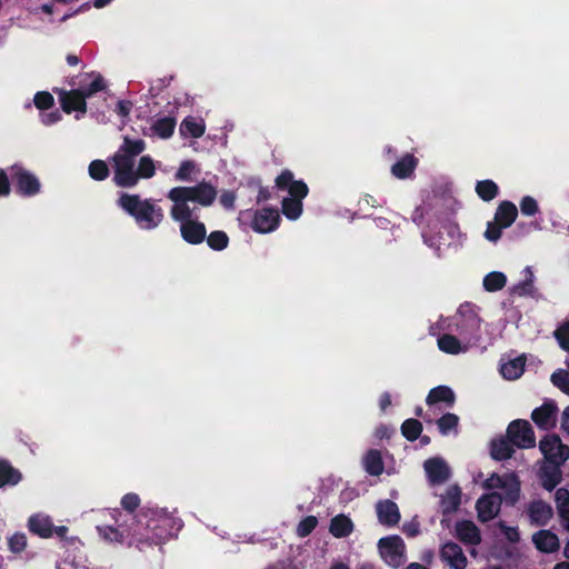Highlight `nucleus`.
<instances>
[{"mask_svg":"<svg viewBox=\"0 0 569 569\" xmlns=\"http://www.w3.org/2000/svg\"><path fill=\"white\" fill-rule=\"evenodd\" d=\"M142 144H124L112 158L113 181L119 187H133L138 183L136 157L142 152Z\"/></svg>","mask_w":569,"mask_h":569,"instance_id":"1","label":"nucleus"},{"mask_svg":"<svg viewBox=\"0 0 569 569\" xmlns=\"http://www.w3.org/2000/svg\"><path fill=\"white\" fill-rule=\"evenodd\" d=\"M276 186L280 190H288L290 197L282 200V212L289 219H297L302 212L301 200L308 193L307 184L301 180H295L289 170H284L276 180Z\"/></svg>","mask_w":569,"mask_h":569,"instance_id":"2","label":"nucleus"},{"mask_svg":"<svg viewBox=\"0 0 569 569\" xmlns=\"http://www.w3.org/2000/svg\"><path fill=\"white\" fill-rule=\"evenodd\" d=\"M119 204L146 229H153L162 221V210L137 194H122Z\"/></svg>","mask_w":569,"mask_h":569,"instance_id":"3","label":"nucleus"},{"mask_svg":"<svg viewBox=\"0 0 569 569\" xmlns=\"http://www.w3.org/2000/svg\"><path fill=\"white\" fill-rule=\"evenodd\" d=\"M483 488L493 490L502 497L508 503L513 505L520 496V482L515 473H505L502 476L492 473L483 482Z\"/></svg>","mask_w":569,"mask_h":569,"instance_id":"4","label":"nucleus"},{"mask_svg":"<svg viewBox=\"0 0 569 569\" xmlns=\"http://www.w3.org/2000/svg\"><path fill=\"white\" fill-rule=\"evenodd\" d=\"M379 552L386 563L398 568L406 562V545L401 537L390 536L378 542Z\"/></svg>","mask_w":569,"mask_h":569,"instance_id":"5","label":"nucleus"},{"mask_svg":"<svg viewBox=\"0 0 569 569\" xmlns=\"http://www.w3.org/2000/svg\"><path fill=\"white\" fill-rule=\"evenodd\" d=\"M539 448L545 458L555 466L565 463L569 458V447L556 435L542 438Z\"/></svg>","mask_w":569,"mask_h":569,"instance_id":"6","label":"nucleus"},{"mask_svg":"<svg viewBox=\"0 0 569 569\" xmlns=\"http://www.w3.org/2000/svg\"><path fill=\"white\" fill-rule=\"evenodd\" d=\"M188 192L189 191L186 190V187H176L168 193V198L173 202L170 214L174 220L180 221L181 223L191 220L193 212V209L188 203L190 201L187 196Z\"/></svg>","mask_w":569,"mask_h":569,"instance_id":"7","label":"nucleus"},{"mask_svg":"<svg viewBox=\"0 0 569 569\" xmlns=\"http://www.w3.org/2000/svg\"><path fill=\"white\" fill-rule=\"evenodd\" d=\"M53 92L58 94L59 102L63 112L70 114L72 112H87V101L82 91L77 89L66 90L53 88Z\"/></svg>","mask_w":569,"mask_h":569,"instance_id":"8","label":"nucleus"},{"mask_svg":"<svg viewBox=\"0 0 569 569\" xmlns=\"http://www.w3.org/2000/svg\"><path fill=\"white\" fill-rule=\"evenodd\" d=\"M507 435L512 445L519 448L535 446V435L530 423L526 420H516L507 429Z\"/></svg>","mask_w":569,"mask_h":569,"instance_id":"9","label":"nucleus"},{"mask_svg":"<svg viewBox=\"0 0 569 569\" xmlns=\"http://www.w3.org/2000/svg\"><path fill=\"white\" fill-rule=\"evenodd\" d=\"M440 559L451 569H466L468 559L462 548L456 542H446L439 551Z\"/></svg>","mask_w":569,"mask_h":569,"instance_id":"10","label":"nucleus"},{"mask_svg":"<svg viewBox=\"0 0 569 569\" xmlns=\"http://www.w3.org/2000/svg\"><path fill=\"white\" fill-rule=\"evenodd\" d=\"M502 497L497 492H491L478 499L476 508L479 520L486 522L493 519L500 510Z\"/></svg>","mask_w":569,"mask_h":569,"instance_id":"11","label":"nucleus"},{"mask_svg":"<svg viewBox=\"0 0 569 569\" xmlns=\"http://www.w3.org/2000/svg\"><path fill=\"white\" fill-rule=\"evenodd\" d=\"M557 411L558 408L553 402H546L532 411L531 419L540 429L549 430L556 426Z\"/></svg>","mask_w":569,"mask_h":569,"instance_id":"12","label":"nucleus"},{"mask_svg":"<svg viewBox=\"0 0 569 569\" xmlns=\"http://www.w3.org/2000/svg\"><path fill=\"white\" fill-rule=\"evenodd\" d=\"M423 468L431 485H441L446 482L451 475L449 466L440 458L427 460Z\"/></svg>","mask_w":569,"mask_h":569,"instance_id":"13","label":"nucleus"},{"mask_svg":"<svg viewBox=\"0 0 569 569\" xmlns=\"http://www.w3.org/2000/svg\"><path fill=\"white\" fill-rule=\"evenodd\" d=\"M535 547L543 553H553L560 549L559 537L548 529H541L531 537Z\"/></svg>","mask_w":569,"mask_h":569,"instance_id":"14","label":"nucleus"},{"mask_svg":"<svg viewBox=\"0 0 569 569\" xmlns=\"http://www.w3.org/2000/svg\"><path fill=\"white\" fill-rule=\"evenodd\" d=\"M527 515L533 526H545L553 516L550 505L542 500L531 501L527 507Z\"/></svg>","mask_w":569,"mask_h":569,"instance_id":"15","label":"nucleus"},{"mask_svg":"<svg viewBox=\"0 0 569 569\" xmlns=\"http://www.w3.org/2000/svg\"><path fill=\"white\" fill-rule=\"evenodd\" d=\"M186 190L189 191L187 196L190 201L198 202L203 207L210 206L217 197V190L207 182H201L194 187H186Z\"/></svg>","mask_w":569,"mask_h":569,"instance_id":"16","label":"nucleus"},{"mask_svg":"<svg viewBox=\"0 0 569 569\" xmlns=\"http://www.w3.org/2000/svg\"><path fill=\"white\" fill-rule=\"evenodd\" d=\"M279 221L277 210L262 209L256 212L252 227L258 232H270L276 229Z\"/></svg>","mask_w":569,"mask_h":569,"instance_id":"17","label":"nucleus"},{"mask_svg":"<svg viewBox=\"0 0 569 569\" xmlns=\"http://www.w3.org/2000/svg\"><path fill=\"white\" fill-rule=\"evenodd\" d=\"M79 86L80 87L77 88V90L82 91L86 101L97 92L106 89L103 77L100 73L94 72L84 73L83 76H81Z\"/></svg>","mask_w":569,"mask_h":569,"instance_id":"18","label":"nucleus"},{"mask_svg":"<svg viewBox=\"0 0 569 569\" xmlns=\"http://www.w3.org/2000/svg\"><path fill=\"white\" fill-rule=\"evenodd\" d=\"M206 131V123L202 118L187 116L179 126V132L183 139H198Z\"/></svg>","mask_w":569,"mask_h":569,"instance_id":"19","label":"nucleus"},{"mask_svg":"<svg viewBox=\"0 0 569 569\" xmlns=\"http://www.w3.org/2000/svg\"><path fill=\"white\" fill-rule=\"evenodd\" d=\"M12 170V177L16 179L20 192L23 194H34L39 191L40 183L34 176L20 167H13Z\"/></svg>","mask_w":569,"mask_h":569,"instance_id":"20","label":"nucleus"},{"mask_svg":"<svg viewBox=\"0 0 569 569\" xmlns=\"http://www.w3.org/2000/svg\"><path fill=\"white\" fill-rule=\"evenodd\" d=\"M177 120L172 116L158 117L150 124V136L159 139H169L176 129Z\"/></svg>","mask_w":569,"mask_h":569,"instance_id":"21","label":"nucleus"},{"mask_svg":"<svg viewBox=\"0 0 569 569\" xmlns=\"http://www.w3.org/2000/svg\"><path fill=\"white\" fill-rule=\"evenodd\" d=\"M461 502V489L458 485L449 486L440 496V509L443 515H450L458 510Z\"/></svg>","mask_w":569,"mask_h":569,"instance_id":"22","label":"nucleus"},{"mask_svg":"<svg viewBox=\"0 0 569 569\" xmlns=\"http://www.w3.org/2000/svg\"><path fill=\"white\" fill-rule=\"evenodd\" d=\"M456 536L467 545L476 546L481 541L479 529L469 520H461L456 523Z\"/></svg>","mask_w":569,"mask_h":569,"instance_id":"23","label":"nucleus"},{"mask_svg":"<svg viewBox=\"0 0 569 569\" xmlns=\"http://www.w3.org/2000/svg\"><path fill=\"white\" fill-rule=\"evenodd\" d=\"M180 231L182 238L193 244L202 242L207 233L204 224L194 220L182 222Z\"/></svg>","mask_w":569,"mask_h":569,"instance_id":"24","label":"nucleus"},{"mask_svg":"<svg viewBox=\"0 0 569 569\" xmlns=\"http://www.w3.org/2000/svg\"><path fill=\"white\" fill-rule=\"evenodd\" d=\"M377 515L381 523L387 526H395L400 519V513L397 505L391 500H383L377 503Z\"/></svg>","mask_w":569,"mask_h":569,"instance_id":"25","label":"nucleus"},{"mask_svg":"<svg viewBox=\"0 0 569 569\" xmlns=\"http://www.w3.org/2000/svg\"><path fill=\"white\" fill-rule=\"evenodd\" d=\"M518 214L517 207L510 202V201H503L498 207L496 214H495V221L500 227H510L513 221L516 220Z\"/></svg>","mask_w":569,"mask_h":569,"instance_id":"26","label":"nucleus"},{"mask_svg":"<svg viewBox=\"0 0 569 569\" xmlns=\"http://www.w3.org/2000/svg\"><path fill=\"white\" fill-rule=\"evenodd\" d=\"M29 529L42 538H49L52 535L53 526L48 516L38 513L30 517Z\"/></svg>","mask_w":569,"mask_h":569,"instance_id":"27","label":"nucleus"},{"mask_svg":"<svg viewBox=\"0 0 569 569\" xmlns=\"http://www.w3.org/2000/svg\"><path fill=\"white\" fill-rule=\"evenodd\" d=\"M438 347L441 351L450 355H458L468 350V343H462L452 335H442L439 337Z\"/></svg>","mask_w":569,"mask_h":569,"instance_id":"28","label":"nucleus"},{"mask_svg":"<svg viewBox=\"0 0 569 569\" xmlns=\"http://www.w3.org/2000/svg\"><path fill=\"white\" fill-rule=\"evenodd\" d=\"M556 503L558 515L561 519L562 527L569 531V491L565 488H559L556 491Z\"/></svg>","mask_w":569,"mask_h":569,"instance_id":"29","label":"nucleus"},{"mask_svg":"<svg viewBox=\"0 0 569 569\" xmlns=\"http://www.w3.org/2000/svg\"><path fill=\"white\" fill-rule=\"evenodd\" d=\"M416 166L417 159L411 154H407L392 166L391 172L395 177L405 179L411 176Z\"/></svg>","mask_w":569,"mask_h":569,"instance_id":"30","label":"nucleus"},{"mask_svg":"<svg viewBox=\"0 0 569 569\" xmlns=\"http://www.w3.org/2000/svg\"><path fill=\"white\" fill-rule=\"evenodd\" d=\"M352 529V521L345 515L336 516L330 522V532L337 538L349 536Z\"/></svg>","mask_w":569,"mask_h":569,"instance_id":"31","label":"nucleus"},{"mask_svg":"<svg viewBox=\"0 0 569 569\" xmlns=\"http://www.w3.org/2000/svg\"><path fill=\"white\" fill-rule=\"evenodd\" d=\"M426 401L428 405L446 402L451 406L455 402V393L449 387L439 386L430 390Z\"/></svg>","mask_w":569,"mask_h":569,"instance_id":"32","label":"nucleus"},{"mask_svg":"<svg viewBox=\"0 0 569 569\" xmlns=\"http://www.w3.org/2000/svg\"><path fill=\"white\" fill-rule=\"evenodd\" d=\"M363 466L367 472L379 476L383 471V461L378 450H369L363 458Z\"/></svg>","mask_w":569,"mask_h":569,"instance_id":"33","label":"nucleus"},{"mask_svg":"<svg viewBox=\"0 0 569 569\" xmlns=\"http://www.w3.org/2000/svg\"><path fill=\"white\" fill-rule=\"evenodd\" d=\"M510 440L507 439H495L491 442V457L496 460H503L510 458L513 448L510 443Z\"/></svg>","mask_w":569,"mask_h":569,"instance_id":"34","label":"nucleus"},{"mask_svg":"<svg viewBox=\"0 0 569 569\" xmlns=\"http://www.w3.org/2000/svg\"><path fill=\"white\" fill-rule=\"evenodd\" d=\"M523 368L525 359L522 357H519L502 365L501 373L506 379L515 380L522 375Z\"/></svg>","mask_w":569,"mask_h":569,"instance_id":"35","label":"nucleus"},{"mask_svg":"<svg viewBox=\"0 0 569 569\" xmlns=\"http://www.w3.org/2000/svg\"><path fill=\"white\" fill-rule=\"evenodd\" d=\"M21 475L4 461H0V487L16 485L20 481Z\"/></svg>","mask_w":569,"mask_h":569,"instance_id":"36","label":"nucleus"},{"mask_svg":"<svg viewBox=\"0 0 569 569\" xmlns=\"http://www.w3.org/2000/svg\"><path fill=\"white\" fill-rule=\"evenodd\" d=\"M506 276L502 272H490L483 279V287L487 291H497L505 287Z\"/></svg>","mask_w":569,"mask_h":569,"instance_id":"37","label":"nucleus"},{"mask_svg":"<svg viewBox=\"0 0 569 569\" xmlns=\"http://www.w3.org/2000/svg\"><path fill=\"white\" fill-rule=\"evenodd\" d=\"M476 191L481 199L489 201L497 196L498 187L491 180H483L477 183Z\"/></svg>","mask_w":569,"mask_h":569,"instance_id":"38","label":"nucleus"},{"mask_svg":"<svg viewBox=\"0 0 569 569\" xmlns=\"http://www.w3.org/2000/svg\"><path fill=\"white\" fill-rule=\"evenodd\" d=\"M136 172L138 173V180L140 178L149 179L153 177L156 172V164L153 160L150 157H141L139 164L136 169Z\"/></svg>","mask_w":569,"mask_h":569,"instance_id":"39","label":"nucleus"},{"mask_svg":"<svg viewBox=\"0 0 569 569\" xmlns=\"http://www.w3.org/2000/svg\"><path fill=\"white\" fill-rule=\"evenodd\" d=\"M401 431L408 440H416L422 431V426L416 419H408L402 423Z\"/></svg>","mask_w":569,"mask_h":569,"instance_id":"40","label":"nucleus"},{"mask_svg":"<svg viewBox=\"0 0 569 569\" xmlns=\"http://www.w3.org/2000/svg\"><path fill=\"white\" fill-rule=\"evenodd\" d=\"M33 103L37 109L46 111L54 106V98L49 91H38L33 97Z\"/></svg>","mask_w":569,"mask_h":569,"instance_id":"41","label":"nucleus"},{"mask_svg":"<svg viewBox=\"0 0 569 569\" xmlns=\"http://www.w3.org/2000/svg\"><path fill=\"white\" fill-rule=\"evenodd\" d=\"M551 382L569 396V371L560 369L551 375Z\"/></svg>","mask_w":569,"mask_h":569,"instance_id":"42","label":"nucleus"},{"mask_svg":"<svg viewBox=\"0 0 569 569\" xmlns=\"http://www.w3.org/2000/svg\"><path fill=\"white\" fill-rule=\"evenodd\" d=\"M89 173L96 180H103L109 174V168L102 160H94L89 166Z\"/></svg>","mask_w":569,"mask_h":569,"instance_id":"43","label":"nucleus"},{"mask_svg":"<svg viewBox=\"0 0 569 569\" xmlns=\"http://www.w3.org/2000/svg\"><path fill=\"white\" fill-rule=\"evenodd\" d=\"M228 236L222 231H213L207 238L208 244L214 250L224 249L228 246Z\"/></svg>","mask_w":569,"mask_h":569,"instance_id":"44","label":"nucleus"},{"mask_svg":"<svg viewBox=\"0 0 569 569\" xmlns=\"http://www.w3.org/2000/svg\"><path fill=\"white\" fill-rule=\"evenodd\" d=\"M197 171L196 164L192 161H183L176 173V179L180 181H189L192 174Z\"/></svg>","mask_w":569,"mask_h":569,"instance_id":"45","label":"nucleus"},{"mask_svg":"<svg viewBox=\"0 0 569 569\" xmlns=\"http://www.w3.org/2000/svg\"><path fill=\"white\" fill-rule=\"evenodd\" d=\"M553 335L560 347L569 351V321L563 322Z\"/></svg>","mask_w":569,"mask_h":569,"instance_id":"46","label":"nucleus"},{"mask_svg":"<svg viewBox=\"0 0 569 569\" xmlns=\"http://www.w3.org/2000/svg\"><path fill=\"white\" fill-rule=\"evenodd\" d=\"M458 425V417L453 413H447L438 420V427L441 433L446 435Z\"/></svg>","mask_w":569,"mask_h":569,"instance_id":"47","label":"nucleus"},{"mask_svg":"<svg viewBox=\"0 0 569 569\" xmlns=\"http://www.w3.org/2000/svg\"><path fill=\"white\" fill-rule=\"evenodd\" d=\"M317 518L309 516L298 525L297 532L300 537L308 536L317 526Z\"/></svg>","mask_w":569,"mask_h":569,"instance_id":"48","label":"nucleus"},{"mask_svg":"<svg viewBox=\"0 0 569 569\" xmlns=\"http://www.w3.org/2000/svg\"><path fill=\"white\" fill-rule=\"evenodd\" d=\"M10 549L13 552L22 551L27 546V538L23 533H14L9 540Z\"/></svg>","mask_w":569,"mask_h":569,"instance_id":"49","label":"nucleus"},{"mask_svg":"<svg viewBox=\"0 0 569 569\" xmlns=\"http://www.w3.org/2000/svg\"><path fill=\"white\" fill-rule=\"evenodd\" d=\"M521 212L526 216H532L538 211L537 201L531 197H525L520 202Z\"/></svg>","mask_w":569,"mask_h":569,"instance_id":"50","label":"nucleus"},{"mask_svg":"<svg viewBox=\"0 0 569 569\" xmlns=\"http://www.w3.org/2000/svg\"><path fill=\"white\" fill-rule=\"evenodd\" d=\"M139 503H140V499L134 493H128L121 500V506L123 507V509H126L128 511L136 510L138 508Z\"/></svg>","mask_w":569,"mask_h":569,"instance_id":"51","label":"nucleus"},{"mask_svg":"<svg viewBox=\"0 0 569 569\" xmlns=\"http://www.w3.org/2000/svg\"><path fill=\"white\" fill-rule=\"evenodd\" d=\"M40 117L41 122L46 126L54 124L62 119V114L58 109H54L50 112H42Z\"/></svg>","mask_w":569,"mask_h":569,"instance_id":"52","label":"nucleus"},{"mask_svg":"<svg viewBox=\"0 0 569 569\" xmlns=\"http://www.w3.org/2000/svg\"><path fill=\"white\" fill-rule=\"evenodd\" d=\"M503 227H500L497 224V222H490L488 223L487 230L485 232V236L490 241H497L501 236V229Z\"/></svg>","mask_w":569,"mask_h":569,"instance_id":"53","label":"nucleus"},{"mask_svg":"<svg viewBox=\"0 0 569 569\" xmlns=\"http://www.w3.org/2000/svg\"><path fill=\"white\" fill-rule=\"evenodd\" d=\"M506 539L509 540L510 542H518L519 539H520V535H519V531L517 528L515 527H508L506 526L505 523H500L499 525Z\"/></svg>","mask_w":569,"mask_h":569,"instance_id":"54","label":"nucleus"},{"mask_svg":"<svg viewBox=\"0 0 569 569\" xmlns=\"http://www.w3.org/2000/svg\"><path fill=\"white\" fill-rule=\"evenodd\" d=\"M99 531L103 536V538L107 540L121 541V539H122L121 533L112 527L99 528Z\"/></svg>","mask_w":569,"mask_h":569,"instance_id":"55","label":"nucleus"},{"mask_svg":"<svg viewBox=\"0 0 569 569\" xmlns=\"http://www.w3.org/2000/svg\"><path fill=\"white\" fill-rule=\"evenodd\" d=\"M234 200H236V196L231 191H224L220 196V202L227 209H231L233 207Z\"/></svg>","mask_w":569,"mask_h":569,"instance_id":"56","label":"nucleus"},{"mask_svg":"<svg viewBox=\"0 0 569 569\" xmlns=\"http://www.w3.org/2000/svg\"><path fill=\"white\" fill-rule=\"evenodd\" d=\"M525 272H526V281L523 284H521L518 290L520 291V293H528L530 291V289H528L527 287H531L532 284V281H533V273L531 271L530 268H526L525 269Z\"/></svg>","mask_w":569,"mask_h":569,"instance_id":"57","label":"nucleus"},{"mask_svg":"<svg viewBox=\"0 0 569 569\" xmlns=\"http://www.w3.org/2000/svg\"><path fill=\"white\" fill-rule=\"evenodd\" d=\"M132 109V103L130 101L120 100L117 103V112L121 117H127Z\"/></svg>","mask_w":569,"mask_h":569,"instance_id":"58","label":"nucleus"},{"mask_svg":"<svg viewBox=\"0 0 569 569\" xmlns=\"http://www.w3.org/2000/svg\"><path fill=\"white\" fill-rule=\"evenodd\" d=\"M559 481V475L555 471L550 477L543 479L542 485L546 489L552 490Z\"/></svg>","mask_w":569,"mask_h":569,"instance_id":"59","label":"nucleus"},{"mask_svg":"<svg viewBox=\"0 0 569 569\" xmlns=\"http://www.w3.org/2000/svg\"><path fill=\"white\" fill-rule=\"evenodd\" d=\"M10 191L9 181L4 171L0 170V196H6Z\"/></svg>","mask_w":569,"mask_h":569,"instance_id":"60","label":"nucleus"},{"mask_svg":"<svg viewBox=\"0 0 569 569\" xmlns=\"http://www.w3.org/2000/svg\"><path fill=\"white\" fill-rule=\"evenodd\" d=\"M561 428L569 435V406L562 412Z\"/></svg>","mask_w":569,"mask_h":569,"instance_id":"61","label":"nucleus"},{"mask_svg":"<svg viewBox=\"0 0 569 569\" xmlns=\"http://www.w3.org/2000/svg\"><path fill=\"white\" fill-rule=\"evenodd\" d=\"M67 63L71 67H76L80 62V58L74 53H69L66 57Z\"/></svg>","mask_w":569,"mask_h":569,"instance_id":"62","label":"nucleus"},{"mask_svg":"<svg viewBox=\"0 0 569 569\" xmlns=\"http://www.w3.org/2000/svg\"><path fill=\"white\" fill-rule=\"evenodd\" d=\"M390 396L388 393L383 395L380 399V407L385 410L388 406H390Z\"/></svg>","mask_w":569,"mask_h":569,"instance_id":"63","label":"nucleus"},{"mask_svg":"<svg viewBox=\"0 0 569 569\" xmlns=\"http://www.w3.org/2000/svg\"><path fill=\"white\" fill-rule=\"evenodd\" d=\"M405 532L408 535V536H416L418 533V528L415 527V526H405Z\"/></svg>","mask_w":569,"mask_h":569,"instance_id":"64","label":"nucleus"}]
</instances>
